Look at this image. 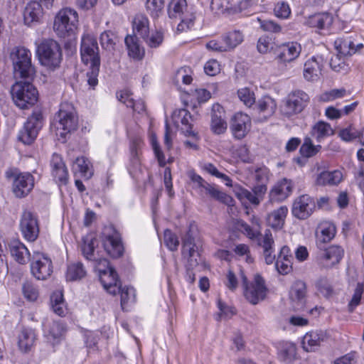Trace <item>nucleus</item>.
Here are the masks:
<instances>
[{"mask_svg": "<svg viewBox=\"0 0 364 364\" xmlns=\"http://www.w3.org/2000/svg\"><path fill=\"white\" fill-rule=\"evenodd\" d=\"M269 171L265 166L253 168L252 177L257 183L266 184L269 181Z\"/></svg>", "mask_w": 364, "mask_h": 364, "instance_id": "6e6d98bb", "label": "nucleus"}, {"mask_svg": "<svg viewBox=\"0 0 364 364\" xmlns=\"http://www.w3.org/2000/svg\"><path fill=\"white\" fill-rule=\"evenodd\" d=\"M235 196L240 201L249 202L255 206H257L261 203L252 191L243 188H239L236 190Z\"/></svg>", "mask_w": 364, "mask_h": 364, "instance_id": "603ef678", "label": "nucleus"}, {"mask_svg": "<svg viewBox=\"0 0 364 364\" xmlns=\"http://www.w3.org/2000/svg\"><path fill=\"white\" fill-rule=\"evenodd\" d=\"M14 77L16 81L11 87L10 92L14 105L21 109H28L38 100V92L33 85L36 77V68L31 63L30 50L17 46L10 53Z\"/></svg>", "mask_w": 364, "mask_h": 364, "instance_id": "f257e3e1", "label": "nucleus"}, {"mask_svg": "<svg viewBox=\"0 0 364 364\" xmlns=\"http://www.w3.org/2000/svg\"><path fill=\"white\" fill-rule=\"evenodd\" d=\"M315 207L314 199L309 195L304 194L294 200L291 213L296 218L305 220L312 214Z\"/></svg>", "mask_w": 364, "mask_h": 364, "instance_id": "dca6fc26", "label": "nucleus"}, {"mask_svg": "<svg viewBox=\"0 0 364 364\" xmlns=\"http://www.w3.org/2000/svg\"><path fill=\"white\" fill-rule=\"evenodd\" d=\"M240 277L245 287V296L250 303L257 304L264 299L268 290L264 280L261 276L256 275L254 281L249 286L247 285V279L242 271L240 272Z\"/></svg>", "mask_w": 364, "mask_h": 364, "instance_id": "39448f33", "label": "nucleus"}, {"mask_svg": "<svg viewBox=\"0 0 364 364\" xmlns=\"http://www.w3.org/2000/svg\"><path fill=\"white\" fill-rule=\"evenodd\" d=\"M20 230L23 237L28 241H35L38 236L39 228L36 215L25 210L20 220Z\"/></svg>", "mask_w": 364, "mask_h": 364, "instance_id": "ddd939ff", "label": "nucleus"}, {"mask_svg": "<svg viewBox=\"0 0 364 364\" xmlns=\"http://www.w3.org/2000/svg\"><path fill=\"white\" fill-rule=\"evenodd\" d=\"M296 355V347L293 343H284L279 350L280 358L286 363L291 362Z\"/></svg>", "mask_w": 364, "mask_h": 364, "instance_id": "8fccbe9b", "label": "nucleus"}, {"mask_svg": "<svg viewBox=\"0 0 364 364\" xmlns=\"http://www.w3.org/2000/svg\"><path fill=\"white\" fill-rule=\"evenodd\" d=\"M96 238L91 234L87 235L82 238L81 251L86 259L94 262L95 266L102 264L107 265V259L99 255L98 252H95Z\"/></svg>", "mask_w": 364, "mask_h": 364, "instance_id": "f3484780", "label": "nucleus"}, {"mask_svg": "<svg viewBox=\"0 0 364 364\" xmlns=\"http://www.w3.org/2000/svg\"><path fill=\"white\" fill-rule=\"evenodd\" d=\"M76 127L77 119L75 115L70 112L60 109L58 115L50 122V129L57 136L65 138Z\"/></svg>", "mask_w": 364, "mask_h": 364, "instance_id": "423d86ee", "label": "nucleus"}, {"mask_svg": "<svg viewBox=\"0 0 364 364\" xmlns=\"http://www.w3.org/2000/svg\"><path fill=\"white\" fill-rule=\"evenodd\" d=\"M260 28L266 32L279 33L282 32V27L279 24L272 20L258 19Z\"/></svg>", "mask_w": 364, "mask_h": 364, "instance_id": "0e129e2a", "label": "nucleus"}, {"mask_svg": "<svg viewBox=\"0 0 364 364\" xmlns=\"http://www.w3.org/2000/svg\"><path fill=\"white\" fill-rule=\"evenodd\" d=\"M164 240L166 246L171 251L177 250L179 241L177 236L169 230L164 231Z\"/></svg>", "mask_w": 364, "mask_h": 364, "instance_id": "e2e57ef3", "label": "nucleus"}, {"mask_svg": "<svg viewBox=\"0 0 364 364\" xmlns=\"http://www.w3.org/2000/svg\"><path fill=\"white\" fill-rule=\"evenodd\" d=\"M203 169L209 174L215 176L216 178H220L227 186H232V180L225 173L220 172L213 164L205 163L203 165Z\"/></svg>", "mask_w": 364, "mask_h": 364, "instance_id": "3c124183", "label": "nucleus"}, {"mask_svg": "<svg viewBox=\"0 0 364 364\" xmlns=\"http://www.w3.org/2000/svg\"><path fill=\"white\" fill-rule=\"evenodd\" d=\"M168 14L171 18L181 19L177 26L179 31H184L193 26L195 16L188 11L186 0H171L168 4Z\"/></svg>", "mask_w": 364, "mask_h": 364, "instance_id": "20e7f679", "label": "nucleus"}, {"mask_svg": "<svg viewBox=\"0 0 364 364\" xmlns=\"http://www.w3.org/2000/svg\"><path fill=\"white\" fill-rule=\"evenodd\" d=\"M9 249L11 256L19 264H24L28 261L29 251L18 240H11L9 243Z\"/></svg>", "mask_w": 364, "mask_h": 364, "instance_id": "c85d7f7f", "label": "nucleus"}, {"mask_svg": "<svg viewBox=\"0 0 364 364\" xmlns=\"http://www.w3.org/2000/svg\"><path fill=\"white\" fill-rule=\"evenodd\" d=\"M336 233V226L329 222H324L319 225L316 232V246L322 250L325 245L330 242Z\"/></svg>", "mask_w": 364, "mask_h": 364, "instance_id": "b1692460", "label": "nucleus"}, {"mask_svg": "<svg viewBox=\"0 0 364 364\" xmlns=\"http://www.w3.org/2000/svg\"><path fill=\"white\" fill-rule=\"evenodd\" d=\"M323 59L321 56H312L304 66V77L308 81H317L321 75Z\"/></svg>", "mask_w": 364, "mask_h": 364, "instance_id": "5701e85b", "label": "nucleus"}, {"mask_svg": "<svg viewBox=\"0 0 364 364\" xmlns=\"http://www.w3.org/2000/svg\"><path fill=\"white\" fill-rule=\"evenodd\" d=\"M190 177L194 183V188L198 189L201 194H205L214 200L227 205H229L232 201V198L228 195L219 190L216 186L205 181L200 175L193 173Z\"/></svg>", "mask_w": 364, "mask_h": 364, "instance_id": "0eeeda50", "label": "nucleus"}, {"mask_svg": "<svg viewBox=\"0 0 364 364\" xmlns=\"http://www.w3.org/2000/svg\"><path fill=\"white\" fill-rule=\"evenodd\" d=\"M133 29L141 38H145L149 31V21L143 14L136 15L133 20Z\"/></svg>", "mask_w": 364, "mask_h": 364, "instance_id": "37998d69", "label": "nucleus"}, {"mask_svg": "<svg viewBox=\"0 0 364 364\" xmlns=\"http://www.w3.org/2000/svg\"><path fill=\"white\" fill-rule=\"evenodd\" d=\"M333 134V130L331 125L324 122H317L311 130V134L318 141H321L326 137L330 136Z\"/></svg>", "mask_w": 364, "mask_h": 364, "instance_id": "79ce46f5", "label": "nucleus"}, {"mask_svg": "<svg viewBox=\"0 0 364 364\" xmlns=\"http://www.w3.org/2000/svg\"><path fill=\"white\" fill-rule=\"evenodd\" d=\"M344 256V250L339 245L325 247L320 250L318 255L319 264L324 268H331L340 262Z\"/></svg>", "mask_w": 364, "mask_h": 364, "instance_id": "2eb2a0df", "label": "nucleus"}, {"mask_svg": "<svg viewBox=\"0 0 364 364\" xmlns=\"http://www.w3.org/2000/svg\"><path fill=\"white\" fill-rule=\"evenodd\" d=\"M75 173H79L82 177L90 178L92 176L90 163L84 156L77 157L73 165Z\"/></svg>", "mask_w": 364, "mask_h": 364, "instance_id": "c03bdc74", "label": "nucleus"}, {"mask_svg": "<svg viewBox=\"0 0 364 364\" xmlns=\"http://www.w3.org/2000/svg\"><path fill=\"white\" fill-rule=\"evenodd\" d=\"M143 140L139 136H135L132 139L130 143L131 161L134 166L140 164L141 149L143 146Z\"/></svg>", "mask_w": 364, "mask_h": 364, "instance_id": "de8ad7c7", "label": "nucleus"}, {"mask_svg": "<svg viewBox=\"0 0 364 364\" xmlns=\"http://www.w3.org/2000/svg\"><path fill=\"white\" fill-rule=\"evenodd\" d=\"M222 41L225 43L230 52L243 42L244 34L240 30L232 29L222 35Z\"/></svg>", "mask_w": 364, "mask_h": 364, "instance_id": "c9c22d12", "label": "nucleus"}, {"mask_svg": "<svg viewBox=\"0 0 364 364\" xmlns=\"http://www.w3.org/2000/svg\"><path fill=\"white\" fill-rule=\"evenodd\" d=\"M257 242L263 250L266 264H271L274 262V241L271 231L266 230L264 234L259 235Z\"/></svg>", "mask_w": 364, "mask_h": 364, "instance_id": "393cba45", "label": "nucleus"}, {"mask_svg": "<svg viewBox=\"0 0 364 364\" xmlns=\"http://www.w3.org/2000/svg\"><path fill=\"white\" fill-rule=\"evenodd\" d=\"M95 268L98 272L100 282L104 289L109 294L115 295L117 291L120 289V282L117 272L110 267L109 261L107 260V265H95Z\"/></svg>", "mask_w": 364, "mask_h": 364, "instance_id": "9d476101", "label": "nucleus"}, {"mask_svg": "<svg viewBox=\"0 0 364 364\" xmlns=\"http://www.w3.org/2000/svg\"><path fill=\"white\" fill-rule=\"evenodd\" d=\"M164 0H146L145 3L147 13L153 18H157L164 14Z\"/></svg>", "mask_w": 364, "mask_h": 364, "instance_id": "a18cd8bd", "label": "nucleus"}, {"mask_svg": "<svg viewBox=\"0 0 364 364\" xmlns=\"http://www.w3.org/2000/svg\"><path fill=\"white\" fill-rule=\"evenodd\" d=\"M306 294V284L302 281H296L291 288L289 296L291 301H296L299 306L298 308H300L304 304Z\"/></svg>", "mask_w": 364, "mask_h": 364, "instance_id": "e433bc0d", "label": "nucleus"}, {"mask_svg": "<svg viewBox=\"0 0 364 364\" xmlns=\"http://www.w3.org/2000/svg\"><path fill=\"white\" fill-rule=\"evenodd\" d=\"M277 104L274 100L269 96L260 99L255 107L256 111L259 113V120H265L271 117L275 112Z\"/></svg>", "mask_w": 364, "mask_h": 364, "instance_id": "c756f323", "label": "nucleus"}, {"mask_svg": "<svg viewBox=\"0 0 364 364\" xmlns=\"http://www.w3.org/2000/svg\"><path fill=\"white\" fill-rule=\"evenodd\" d=\"M287 213V207L285 205L280 206L278 209L273 210L267 215L266 218L267 225L274 230L282 229Z\"/></svg>", "mask_w": 364, "mask_h": 364, "instance_id": "2f4dec72", "label": "nucleus"}, {"mask_svg": "<svg viewBox=\"0 0 364 364\" xmlns=\"http://www.w3.org/2000/svg\"><path fill=\"white\" fill-rule=\"evenodd\" d=\"M321 149V146H315L312 144L311 139L306 138L304 144L301 145L300 148V153L301 156L309 158L317 154V152Z\"/></svg>", "mask_w": 364, "mask_h": 364, "instance_id": "5fc2aeb1", "label": "nucleus"}, {"mask_svg": "<svg viewBox=\"0 0 364 364\" xmlns=\"http://www.w3.org/2000/svg\"><path fill=\"white\" fill-rule=\"evenodd\" d=\"M335 46L338 52L343 55H352L355 54L353 47L355 46V42L352 36L338 38L335 41Z\"/></svg>", "mask_w": 364, "mask_h": 364, "instance_id": "58836bf2", "label": "nucleus"}, {"mask_svg": "<svg viewBox=\"0 0 364 364\" xmlns=\"http://www.w3.org/2000/svg\"><path fill=\"white\" fill-rule=\"evenodd\" d=\"M79 17L77 12L71 8L60 9L53 21V31L60 38L75 36L78 29Z\"/></svg>", "mask_w": 364, "mask_h": 364, "instance_id": "f03ea898", "label": "nucleus"}, {"mask_svg": "<svg viewBox=\"0 0 364 364\" xmlns=\"http://www.w3.org/2000/svg\"><path fill=\"white\" fill-rule=\"evenodd\" d=\"M50 307L53 311L59 316H65L68 309L63 298V289H59L50 296Z\"/></svg>", "mask_w": 364, "mask_h": 364, "instance_id": "72a5a7b5", "label": "nucleus"}, {"mask_svg": "<svg viewBox=\"0 0 364 364\" xmlns=\"http://www.w3.org/2000/svg\"><path fill=\"white\" fill-rule=\"evenodd\" d=\"M172 119L176 126L178 127L181 123V130L186 136H194L195 134L192 130V116L190 112L185 109L175 110L172 115Z\"/></svg>", "mask_w": 364, "mask_h": 364, "instance_id": "a878e982", "label": "nucleus"}, {"mask_svg": "<svg viewBox=\"0 0 364 364\" xmlns=\"http://www.w3.org/2000/svg\"><path fill=\"white\" fill-rule=\"evenodd\" d=\"M333 23V17L328 13L316 14L309 19V24L311 27L324 29L328 28Z\"/></svg>", "mask_w": 364, "mask_h": 364, "instance_id": "ea45409f", "label": "nucleus"}, {"mask_svg": "<svg viewBox=\"0 0 364 364\" xmlns=\"http://www.w3.org/2000/svg\"><path fill=\"white\" fill-rule=\"evenodd\" d=\"M343 173L340 170L323 171L317 175L316 183L318 186H336L343 180Z\"/></svg>", "mask_w": 364, "mask_h": 364, "instance_id": "7c9ffc66", "label": "nucleus"}, {"mask_svg": "<svg viewBox=\"0 0 364 364\" xmlns=\"http://www.w3.org/2000/svg\"><path fill=\"white\" fill-rule=\"evenodd\" d=\"M274 43L268 36H264L259 38L257 48L260 53H267L274 48Z\"/></svg>", "mask_w": 364, "mask_h": 364, "instance_id": "69168bd1", "label": "nucleus"}, {"mask_svg": "<svg viewBox=\"0 0 364 364\" xmlns=\"http://www.w3.org/2000/svg\"><path fill=\"white\" fill-rule=\"evenodd\" d=\"M300 43L291 41L277 46L274 50L275 59L280 63H291L295 60L301 52Z\"/></svg>", "mask_w": 364, "mask_h": 364, "instance_id": "4468645a", "label": "nucleus"}, {"mask_svg": "<svg viewBox=\"0 0 364 364\" xmlns=\"http://www.w3.org/2000/svg\"><path fill=\"white\" fill-rule=\"evenodd\" d=\"M239 99L248 107L255 102V94L247 87L241 88L237 91Z\"/></svg>", "mask_w": 364, "mask_h": 364, "instance_id": "052dcab7", "label": "nucleus"}, {"mask_svg": "<svg viewBox=\"0 0 364 364\" xmlns=\"http://www.w3.org/2000/svg\"><path fill=\"white\" fill-rule=\"evenodd\" d=\"M63 60V51L60 44L55 40H47V70L58 68Z\"/></svg>", "mask_w": 364, "mask_h": 364, "instance_id": "412c9836", "label": "nucleus"}, {"mask_svg": "<svg viewBox=\"0 0 364 364\" xmlns=\"http://www.w3.org/2000/svg\"><path fill=\"white\" fill-rule=\"evenodd\" d=\"M316 287L319 294L329 298L333 293V288L326 278H320L316 282Z\"/></svg>", "mask_w": 364, "mask_h": 364, "instance_id": "4d7b16f0", "label": "nucleus"}, {"mask_svg": "<svg viewBox=\"0 0 364 364\" xmlns=\"http://www.w3.org/2000/svg\"><path fill=\"white\" fill-rule=\"evenodd\" d=\"M51 175L58 186L66 185L68 182L69 174L62 157L53 154L50 161Z\"/></svg>", "mask_w": 364, "mask_h": 364, "instance_id": "6ab92c4d", "label": "nucleus"}, {"mask_svg": "<svg viewBox=\"0 0 364 364\" xmlns=\"http://www.w3.org/2000/svg\"><path fill=\"white\" fill-rule=\"evenodd\" d=\"M85 273V270L82 263H73L68 267L66 279L68 281L78 280L84 277Z\"/></svg>", "mask_w": 364, "mask_h": 364, "instance_id": "09e8293b", "label": "nucleus"}, {"mask_svg": "<svg viewBox=\"0 0 364 364\" xmlns=\"http://www.w3.org/2000/svg\"><path fill=\"white\" fill-rule=\"evenodd\" d=\"M228 127L225 113L220 104H214L211 110L210 129L216 134L224 133Z\"/></svg>", "mask_w": 364, "mask_h": 364, "instance_id": "4be33fe9", "label": "nucleus"}, {"mask_svg": "<svg viewBox=\"0 0 364 364\" xmlns=\"http://www.w3.org/2000/svg\"><path fill=\"white\" fill-rule=\"evenodd\" d=\"M325 333L320 331H311L306 333L302 340V346L306 351H314L324 341Z\"/></svg>", "mask_w": 364, "mask_h": 364, "instance_id": "473e14b6", "label": "nucleus"}, {"mask_svg": "<svg viewBox=\"0 0 364 364\" xmlns=\"http://www.w3.org/2000/svg\"><path fill=\"white\" fill-rule=\"evenodd\" d=\"M309 100V95L304 91H294L284 101L281 106V112L282 114L287 117L300 113L307 105Z\"/></svg>", "mask_w": 364, "mask_h": 364, "instance_id": "1a4fd4ad", "label": "nucleus"}, {"mask_svg": "<svg viewBox=\"0 0 364 364\" xmlns=\"http://www.w3.org/2000/svg\"><path fill=\"white\" fill-rule=\"evenodd\" d=\"M102 244L106 252L113 258L120 257L124 253V246L120 235L116 231L105 234Z\"/></svg>", "mask_w": 364, "mask_h": 364, "instance_id": "a211bd4d", "label": "nucleus"}, {"mask_svg": "<svg viewBox=\"0 0 364 364\" xmlns=\"http://www.w3.org/2000/svg\"><path fill=\"white\" fill-rule=\"evenodd\" d=\"M80 55L85 64L90 63V66L100 65L99 48L97 40L94 37L86 35L82 38Z\"/></svg>", "mask_w": 364, "mask_h": 364, "instance_id": "9b49d317", "label": "nucleus"}, {"mask_svg": "<svg viewBox=\"0 0 364 364\" xmlns=\"http://www.w3.org/2000/svg\"><path fill=\"white\" fill-rule=\"evenodd\" d=\"M117 293H120L121 296V306L123 309L128 303H133L135 301V289L132 287L120 286L119 290Z\"/></svg>", "mask_w": 364, "mask_h": 364, "instance_id": "864d4df0", "label": "nucleus"}, {"mask_svg": "<svg viewBox=\"0 0 364 364\" xmlns=\"http://www.w3.org/2000/svg\"><path fill=\"white\" fill-rule=\"evenodd\" d=\"M195 229L196 225L191 224L188 230L182 239V255L191 267H196L198 264V257H199L198 247L195 243L193 236Z\"/></svg>", "mask_w": 364, "mask_h": 364, "instance_id": "f8f14e48", "label": "nucleus"}, {"mask_svg": "<svg viewBox=\"0 0 364 364\" xmlns=\"http://www.w3.org/2000/svg\"><path fill=\"white\" fill-rule=\"evenodd\" d=\"M42 259H46V255L41 252H34L33 259L31 263V271L33 276L38 280H44L45 276V264Z\"/></svg>", "mask_w": 364, "mask_h": 364, "instance_id": "f704fd0d", "label": "nucleus"}, {"mask_svg": "<svg viewBox=\"0 0 364 364\" xmlns=\"http://www.w3.org/2000/svg\"><path fill=\"white\" fill-rule=\"evenodd\" d=\"M274 262L277 270L282 274H287L292 269V260L277 258Z\"/></svg>", "mask_w": 364, "mask_h": 364, "instance_id": "774afa93", "label": "nucleus"}, {"mask_svg": "<svg viewBox=\"0 0 364 364\" xmlns=\"http://www.w3.org/2000/svg\"><path fill=\"white\" fill-rule=\"evenodd\" d=\"M292 191L291 181L286 178L277 183L269 192V201H282L285 200Z\"/></svg>", "mask_w": 364, "mask_h": 364, "instance_id": "bb28decb", "label": "nucleus"}, {"mask_svg": "<svg viewBox=\"0 0 364 364\" xmlns=\"http://www.w3.org/2000/svg\"><path fill=\"white\" fill-rule=\"evenodd\" d=\"M124 41L130 57L137 60H140L143 58L144 50L139 45L136 36H127Z\"/></svg>", "mask_w": 364, "mask_h": 364, "instance_id": "4c0bfd02", "label": "nucleus"}, {"mask_svg": "<svg viewBox=\"0 0 364 364\" xmlns=\"http://www.w3.org/2000/svg\"><path fill=\"white\" fill-rule=\"evenodd\" d=\"M251 126L250 117L241 112L236 113L232 118L230 129L236 139L244 138L249 132Z\"/></svg>", "mask_w": 364, "mask_h": 364, "instance_id": "aec40b11", "label": "nucleus"}, {"mask_svg": "<svg viewBox=\"0 0 364 364\" xmlns=\"http://www.w3.org/2000/svg\"><path fill=\"white\" fill-rule=\"evenodd\" d=\"M43 117L39 111H35L19 131L18 139L24 144H31L36 138L38 131L43 127Z\"/></svg>", "mask_w": 364, "mask_h": 364, "instance_id": "6e6552de", "label": "nucleus"}, {"mask_svg": "<svg viewBox=\"0 0 364 364\" xmlns=\"http://www.w3.org/2000/svg\"><path fill=\"white\" fill-rule=\"evenodd\" d=\"M100 43L104 49L112 51L115 46L114 34L110 32L102 33L100 36Z\"/></svg>", "mask_w": 364, "mask_h": 364, "instance_id": "338daca9", "label": "nucleus"}, {"mask_svg": "<svg viewBox=\"0 0 364 364\" xmlns=\"http://www.w3.org/2000/svg\"><path fill=\"white\" fill-rule=\"evenodd\" d=\"M142 38L149 47L157 48L162 43L164 35L162 32L156 31L151 33H147V36Z\"/></svg>", "mask_w": 364, "mask_h": 364, "instance_id": "bf43d9fd", "label": "nucleus"}, {"mask_svg": "<svg viewBox=\"0 0 364 364\" xmlns=\"http://www.w3.org/2000/svg\"><path fill=\"white\" fill-rule=\"evenodd\" d=\"M274 15L279 18L286 19L291 14V9L288 3L284 1H279L274 8Z\"/></svg>", "mask_w": 364, "mask_h": 364, "instance_id": "680f3d73", "label": "nucleus"}, {"mask_svg": "<svg viewBox=\"0 0 364 364\" xmlns=\"http://www.w3.org/2000/svg\"><path fill=\"white\" fill-rule=\"evenodd\" d=\"M35 341V334L31 329H23L18 335V347L24 353L31 350Z\"/></svg>", "mask_w": 364, "mask_h": 364, "instance_id": "a19ab883", "label": "nucleus"}, {"mask_svg": "<svg viewBox=\"0 0 364 364\" xmlns=\"http://www.w3.org/2000/svg\"><path fill=\"white\" fill-rule=\"evenodd\" d=\"M43 16V8L38 1H31L27 4L23 11L24 22L29 26L40 22Z\"/></svg>", "mask_w": 364, "mask_h": 364, "instance_id": "cd10ccee", "label": "nucleus"}, {"mask_svg": "<svg viewBox=\"0 0 364 364\" xmlns=\"http://www.w3.org/2000/svg\"><path fill=\"white\" fill-rule=\"evenodd\" d=\"M65 331L66 328L63 323L55 322L50 328L49 335L47 336V340L52 341L53 346L58 344L62 341Z\"/></svg>", "mask_w": 364, "mask_h": 364, "instance_id": "49530a36", "label": "nucleus"}, {"mask_svg": "<svg viewBox=\"0 0 364 364\" xmlns=\"http://www.w3.org/2000/svg\"><path fill=\"white\" fill-rule=\"evenodd\" d=\"M363 291V284L358 283L355 289L353 297L348 305V311L350 312H353L354 309L360 304Z\"/></svg>", "mask_w": 364, "mask_h": 364, "instance_id": "13d9d810", "label": "nucleus"}, {"mask_svg": "<svg viewBox=\"0 0 364 364\" xmlns=\"http://www.w3.org/2000/svg\"><path fill=\"white\" fill-rule=\"evenodd\" d=\"M6 177L12 183L11 190L16 198L26 197L34 187V178L30 173L9 169L6 172Z\"/></svg>", "mask_w": 364, "mask_h": 364, "instance_id": "7ed1b4c3", "label": "nucleus"}]
</instances>
